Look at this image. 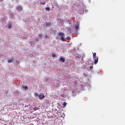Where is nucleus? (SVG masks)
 Listing matches in <instances>:
<instances>
[{"label":"nucleus","mask_w":125,"mask_h":125,"mask_svg":"<svg viewBox=\"0 0 125 125\" xmlns=\"http://www.w3.org/2000/svg\"><path fill=\"white\" fill-rule=\"evenodd\" d=\"M93 56L94 58V64H97L98 63V57L96 56V53H93Z\"/></svg>","instance_id":"obj_1"},{"label":"nucleus","mask_w":125,"mask_h":125,"mask_svg":"<svg viewBox=\"0 0 125 125\" xmlns=\"http://www.w3.org/2000/svg\"><path fill=\"white\" fill-rule=\"evenodd\" d=\"M60 36L62 42H66V38L64 39V32H60L59 33V37Z\"/></svg>","instance_id":"obj_2"},{"label":"nucleus","mask_w":125,"mask_h":125,"mask_svg":"<svg viewBox=\"0 0 125 125\" xmlns=\"http://www.w3.org/2000/svg\"><path fill=\"white\" fill-rule=\"evenodd\" d=\"M40 100H42V99H44V94H43V93H41L39 96H38Z\"/></svg>","instance_id":"obj_3"},{"label":"nucleus","mask_w":125,"mask_h":125,"mask_svg":"<svg viewBox=\"0 0 125 125\" xmlns=\"http://www.w3.org/2000/svg\"><path fill=\"white\" fill-rule=\"evenodd\" d=\"M59 61L60 63H62V62H65V59L62 57H60L59 59Z\"/></svg>","instance_id":"obj_4"},{"label":"nucleus","mask_w":125,"mask_h":125,"mask_svg":"<svg viewBox=\"0 0 125 125\" xmlns=\"http://www.w3.org/2000/svg\"><path fill=\"white\" fill-rule=\"evenodd\" d=\"M16 8L18 11H23V7H22L21 6H18Z\"/></svg>","instance_id":"obj_5"},{"label":"nucleus","mask_w":125,"mask_h":125,"mask_svg":"<svg viewBox=\"0 0 125 125\" xmlns=\"http://www.w3.org/2000/svg\"><path fill=\"white\" fill-rule=\"evenodd\" d=\"M7 28L8 29H12V28H13V25H12V23H8Z\"/></svg>","instance_id":"obj_6"},{"label":"nucleus","mask_w":125,"mask_h":125,"mask_svg":"<svg viewBox=\"0 0 125 125\" xmlns=\"http://www.w3.org/2000/svg\"><path fill=\"white\" fill-rule=\"evenodd\" d=\"M28 86L27 85H22V89H25V90H27V89H28Z\"/></svg>","instance_id":"obj_7"},{"label":"nucleus","mask_w":125,"mask_h":125,"mask_svg":"<svg viewBox=\"0 0 125 125\" xmlns=\"http://www.w3.org/2000/svg\"><path fill=\"white\" fill-rule=\"evenodd\" d=\"M14 60H13V59H10V60H9L8 61V62L9 63H12V62H13Z\"/></svg>","instance_id":"obj_8"},{"label":"nucleus","mask_w":125,"mask_h":125,"mask_svg":"<svg viewBox=\"0 0 125 125\" xmlns=\"http://www.w3.org/2000/svg\"><path fill=\"white\" fill-rule=\"evenodd\" d=\"M45 10L46 11H49L50 10V8L48 7H47L45 8Z\"/></svg>","instance_id":"obj_9"},{"label":"nucleus","mask_w":125,"mask_h":125,"mask_svg":"<svg viewBox=\"0 0 125 125\" xmlns=\"http://www.w3.org/2000/svg\"><path fill=\"white\" fill-rule=\"evenodd\" d=\"M46 26H51V22H47L46 23Z\"/></svg>","instance_id":"obj_10"},{"label":"nucleus","mask_w":125,"mask_h":125,"mask_svg":"<svg viewBox=\"0 0 125 125\" xmlns=\"http://www.w3.org/2000/svg\"><path fill=\"white\" fill-rule=\"evenodd\" d=\"M52 57H56L57 56H56V54L53 53L52 54Z\"/></svg>","instance_id":"obj_11"},{"label":"nucleus","mask_w":125,"mask_h":125,"mask_svg":"<svg viewBox=\"0 0 125 125\" xmlns=\"http://www.w3.org/2000/svg\"><path fill=\"white\" fill-rule=\"evenodd\" d=\"M62 105L63 106H66V105H67V103L66 102H63Z\"/></svg>","instance_id":"obj_12"},{"label":"nucleus","mask_w":125,"mask_h":125,"mask_svg":"<svg viewBox=\"0 0 125 125\" xmlns=\"http://www.w3.org/2000/svg\"><path fill=\"white\" fill-rule=\"evenodd\" d=\"M75 29H76V30H77V31H78V30H79V26H76L75 27Z\"/></svg>","instance_id":"obj_13"},{"label":"nucleus","mask_w":125,"mask_h":125,"mask_svg":"<svg viewBox=\"0 0 125 125\" xmlns=\"http://www.w3.org/2000/svg\"><path fill=\"white\" fill-rule=\"evenodd\" d=\"M35 96H36V97L39 96V94H38V93H37V92H35Z\"/></svg>","instance_id":"obj_14"},{"label":"nucleus","mask_w":125,"mask_h":125,"mask_svg":"<svg viewBox=\"0 0 125 125\" xmlns=\"http://www.w3.org/2000/svg\"><path fill=\"white\" fill-rule=\"evenodd\" d=\"M45 39H49V37L48 35H45Z\"/></svg>","instance_id":"obj_15"},{"label":"nucleus","mask_w":125,"mask_h":125,"mask_svg":"<svg viewBox=\"0 0 125 125\" xmlns=\"http://www.w3.org/2000/svg\"><path fill=\"white\" fill-rule=\"evenodd\" d=\"M41 4H43V5H44L45 4V2H41Z\"/></svg>","instance_id":"obj_16"},{"label":"nucleus","mask_w":125,"mask_h":125,"mask_svg":"<svg viewBox=\"0 0 125 125\" xmlns=\"http://www.w3.org/2000/svg\"><path fill=\"white\" fill-rule=\"evenodd\" d=\"M93 67L92 66H90V69H92Z\"/></svg>","instance_id":"obj_17"},{"label":"nucleus","mask_w":125,"mask_h":125,"mask_svg":"<svg viewBox=\"0 0 125 125\" xmlns=\"http://www.w3.org/2000/svg\"><path fill=\"white\" fill-rule=\"evenodd\" d=\"M61 97H64V96L61 95Z\"/></svg>","instance_id":"obj_18"},{"label":"nucleus","mask_w":125,"mask_h":125,"mask_svg":"<svg viewBox=\"0 0 125 125\" xmlns=\"http://www.w3.org/2000/svg\"><path fill=\"white\" fill-rule=\"evenodd\" d=\"M61 97H64V96L61 95Z\"/></svg>","instance_id":"obj_19"}]
</instances>
